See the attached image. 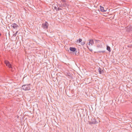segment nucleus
Listing matches in <instances>:
<instances>
[{
  "instance_id": "nucleus-1",
  "label": "nucleus",
  "mask_w": 132,
  "mask_h": 132,
  "mask_svg": "<svg viewBox=\"0 0 132 132\" xmlns=\"http://www.w3.org/2000/svg\"><path fill=\"white\" fill-rule=\"evenodd\" d=\"M22 88L25 90H29L30 88V85L28 84L23 85L22 86Z\"/></svg>"
},
{
  "instance_id": "nucleus-2",
  "label": "nucleus",
  "mask_w": 132,
  "mask_h": 132,
  "mask_svg": "<svg viewBox=\"0 0 132 132\" xmlns=\"http://www.w3.org/2000/svg\"><path fill=\"white\" fill-rule=\"evenodd\" d=\"M43 27L44 29H47L48 26V23L47 22H46L42 24Z\"/></svg>"
},
{
  "instance_id": "nucleus-3",
  "label": "nucleus",
  "mask_w": 132,
  "mask_h": 132,
  "mask_svg": "<svg viewBox=\"0 0 132 132\" xmlns=\"http://www.w3.org/2000/svg\"><path fill=\"white\" fill-rule=\"evenodd\" d=\"M88 45L90 46H92L94 44V42L93 40H89Z\"/></svg>"
},
{
  "instance_id": "nucleus-4",
  "label": "nucleus",
  "mask_w": 132,
  "mask_h": 132,
  "mask_svg": "<svg viewBox=\"0 0 132 132\" xmlns=\"http://www.w3.org/2000/svg\"><path fill=\"white\" fill-rule=\"evenodd\" d=\"M12 27L14 28H16L18 27V26L16 23H14L11 25Z\"/></svg>"
},
{
  "instance_id": "nucleus-5",
  "label": "nucleus",
  "mask_w": 132,
  "mask_h": 132,
  "mask_svg": "<svg viewBox=\"0 0 132 132\" xmlns=\"http://www.w3.org/2000/svg\"><path fill=\"white\" fill-rule=\"evenodd\" d=\"M70 50L72 52H74L76 51V49L75 48L72 47H70Z\"/></svg>"
},
{
  "instance_id": "nucleus-6",
  "label": "nucleus",
  "mask_w": 132,
  "mask_h": 132,
  "mask_svg": "<svg viewBox=\"0 0 132 132\" xmlns=\"http://www.w3.org/2000/svg\"><path fill=\"white\" fill-rule=\"evenodd\" d=\"M100 11L101 12H105V11L107 10H104V7H102L101 6H100Z\"/></svg>"
},
{
  "instance_id": "nucleus-7",
  "label": "nucleus",
  "mask_w": 132,
  "mask_h": 132,
  "mask_svg": "<svg viewBox=\"0 0 132 132\" xmlns=\"http://www.w3.org/2000/svg\"><path fill=\"white\" fill-rule=\"evenodd\" d=\"M5 63L6 65L8 67V65H9V64H10L9 62L7 61H5L4 62Z\"/></svg>"
},
{
  "instance_id": "nucleus-8",
  "label": "nucleus",
  "mask_w": 132,
  "mask_h": 132,
  "mask_svg": "<svg viewBox=\"0 0 132 132\" xmlns=\"http://www.w3.org/2000/svg\"><path fill=\"white\" fill-rule=\"evenodd\" d=\"M97 47L98 48H102V45L101 44H98L97 45Z\"/></svg>"
},
{
  "instance_id": "nucleus-9",
  "label": "nucleus",
  "mask_w": 132,
  "mask_h": 132,
  "mask_svg": "<svg viewBox=\"0 0 132 132\" xmlns=\"http://www.w3.org/2000/svg\"><path fill=\"white\" fill-rule=\"evenodd\" d=\"M106 49L108 50L109 52H110L111 51V48L110 47L107 46Z\"/></svg>"
},
{
  "instance_id": "nucleus-10",
  "label": "nucleus",
  "mask_w": 132,
  "mask_h": 132,
  "mask_svg": "<svg viewBox=\"0 0 132 132\" xmlns=\"http://www.w3.org/2000/svg\"><path fill=\"white\" fill-rule=\"evenodd\" d=\"M98 71H99V73L100 74H101L102 73V69H101L100 68H99L98 69Z\"/></svg>"
},
{
  "instance_id": "nucleus-11",
  "label": "nucleus",
  "mask_w": 132,
  "mask_h": 132,
  "mask_svg": "<svg viewBox=\"0 0 132 132\" xmlns=\"http://www.w3.org/2000/svg\"><path fill=\"white\" fill-rule=\"evenodd\" d=\"M18 32V31H17L16 33H15L13 35V36H14V37H15L16 36V35H17V33Z\"/></svg>"
},
{
  "instance_id": "nucleus-12",
  "label": "nucleus",
  "mask_w": 132,
  "mask_h": 132,
  "mask_svg": "<svg viewBox=\"0 0 132 132\" xmlns=\"http://www.w3.org/2000/svg\"><path fill=\"white\" fill-rule=\"evenodd\" d=\"M82 40L81 39H79L78 40H77V41L78 42H79V43H80L81 42Z\"/></svg>"
},
{
  "instance_id": "nucleus-13",
  "label": "nucleus",
  "mask_w": 132,
  "mask_h": 132,
  "mask_svg": "<svg viewBox=\"0 0 132 132\" xmlns=\"http://www.w3.org/2000/svg\"><path fill=\"white\" fill-rule=\"evenodd\" d=\"M8 67L9 68H12L11 64H9V65H8Z\"/></svg>"
},
{
  "instance_id": "nucleus-14",
  "label": "nucleus",
  "mask_w": 132,
  "mask_h": 132,
  "mask_svg": "<svg viewBox=\"0 0 132 132\" xmlns=\"http://www.w3.org/2000/svg\"><path fill=\"white\" fill-rule=\"evenodd\" d=\"M84 44H85V43L84 42L81 43V44L82 45H84Z\"/></svg>"
},
{
  "instance_id": "nucleus-15",
  "label": "nucleus",
  "mask_w": 132,
  "mask_h": 132,
  "mask_svg": "<svg viewBox=\"0 0 132 132\" xmlns=\"http://www.w3.org/2000/svg\"><path fill=\"white\" fill-rule=\"evenodd\" d=\"M61 1L62 2H65V0H61Z\"/></svg>"
},
{
  "instance_id": "nucleus-16",
  "label": "nucleus",
  "mask_w": 132,
  "mask_h": 132,
  "mask_svg": "<svg viewBox=\"0 0 132 132\" xmlns=\"http://www.w3.org/2000/svg\"><path fill=\"white\" fill-rule=\"evenodd\" d=\"M89 49L91 51H93V50L92 49Z\"/></svg>"
},
{
  "instance_id": "nucleus-17",
  "label": "nucleus",
  "mask_w": 132,
  "mask_h": 132,
  "mask_svg": "<svg viewBox=\"0 0 132 132\" xmlns=\"http://www.w3.org/2000/svg\"><path fill=\"white\" fill-rule=\"evenodd\" d=\"M104 52V51H102V52Z\"/></svg>"
},
{
  "instance_id": "nucleus-18",
  "label": "nucleus",
  "mask_w": 132,
  "mask_h": 132,
  "mask_svg": "<svg viewBox=\"0 0 132 132\" xmlns=\"http://www.w3.org/2000/svg\"><path fill=\"white\" fill-rule=\"evenodd\" d=\"M1 33H0V36H1Z\"/></svg>"
}]
</instances>
